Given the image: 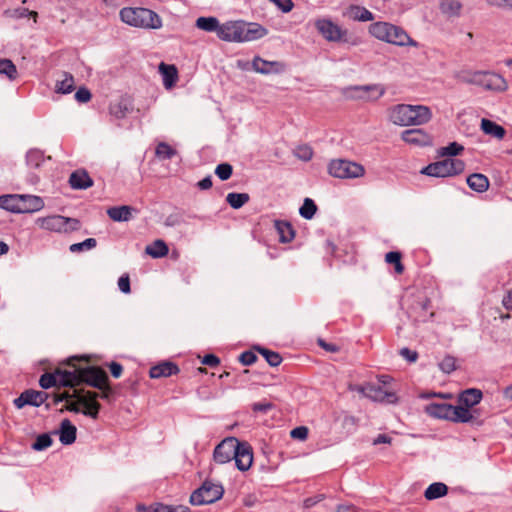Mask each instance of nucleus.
Listing matches in <instances>:
<instances>
[{"label": "nucleus", "mask_w": 512, "mask_h": 512, "mask_svg": "<svg viewBox=\"0 0 512 512\" xmlns=\"http://www.w3.org/2000/svg\"><path fill=\"white\" fill-rule=\"evenodd\" d=\"M250 196L247 193H229L226 196L227 203L234 209H239L248 203Z\"/></svg>", "instance_id": "a19ab883"}, {"label": "nucleus", "mask_w": 512, "mask_h": 512, "mask_svg": "<svg viewBox=\"0 0 512 512\" xmlns=\"http://www.w3.org/2000/svg\"><path fill=\"white\" fill-rule=\"evenodd\" d=\"M243 21H227L222 23L218 31V38L226 42L240 43Z\"/></svg>", "instance_id": "4468645a"}, {"label": "nucleus", "mask_w": 512, "mask_h": 512, "mask_svg": "<svg viewBox=\"0 0 512 512\" xmlns=\"http://www.w3.org/2000/svg\"><path fill=\"white\" fill-rule=\"evenodd\" d=\"M462 4L458 0H442L440 3V10L443 14L448 16H459Z\"/></svg>", "instance_id": "58836bf2"}, {"label": "nucleus", "mask_w": 512, "mask_h": 512, "mask_svg": "<svg viewBox=\"0 0 512 512\" xmlns=\"http://www.w3.org/2000/svg\"><path fill=\"white\" fill-rule=\"evenodd\" d=\"M328 172L335 178L354 179L363 177L365 168L357 162L345 159H334L329 163Z\"/></svg>", "instance_id": "0eeeda50"}, {"label": "nucleus", "mask_w": 512, "mask_h": 512, "mask_svg": "<svg viewBox=\"0 0 512 512\" xmlns=\"http://www.w3.org/2000/svg\"><path fill=\"white\" fill-rule=\"evenodd\" d=\"M368 31L374 38L398 47L418 48L420 46L406 30L389 22H374L370 24Z\"/></svg>", "instance_id": "7ed1b4c3"}, {"label": "nucleus", "mask_w": 512, "mask_h": 512, "mask_svg": "<svg viewBox=\"0 0 512 512\" xmlns=\"http://www.w3.org/2000/svg\"><path fill=\"white\" fill-rule=\"evenodd\" d=\"M273 4H275L282 12L288 13L293 9L292 0H270Z\"/></svg>", "instance_id": "0e129e2a"}, {"label": "nucleus", "mask_w": 512, "mask_h": 512, "mask_svg": "<svg viewBox=\"0 0 512 512\" xmlns=\"http://www.w3.org/2000/svg\"><path fill=\"white\" fill-rule=\"evenodd\" d=\"M478 76H479V71H473V70H468V69L458 71L455 74V78L459 82L465 83V84H471V85L477 84Z\"/></svg>", "instance_id": "c03bdc74"}, {"label": "nucleus", "mask_w": 512, "mask_h": 512, "mask_svg": "<svg viewBox=\"0 0 512 512\" xmlns=\"http://www.w3.org/2000/svg\"><path fill=\"white\" fill-rule=\"evenodd\" d=\"M21 213H31L39 211L44 207V201L41 197L34 195H21Z\"/></svg>", "instance_id": "a878e982"}, {"label": "nucleus", "mask_w": 512, "mask_h": 512, "mask_svg": "<svg viewBox=\"0 0 512 512\" xmlns=\"http://www.w3.org/2000/svg\"><path fill=\"white\" fill-rule=\"evenodd\" d=\"M195 26L206 32H215L218 36V31L220 30L221 23L216 17H199L195 22Z\"/></svg>", "instance_id": "473e14b6"}, {"label": "nucleus", "mask_w": 512, "mask_h": 512, "mask_svg": "<svg viewBox=\"0 0 512 512\" xmlns=\"http://www.w3.org/2000/svg\"><path fill=\"white\" fill-rule=\"evenodd\" d=\"M481 129L485 134L493 136L499 140L503 139L506 134V131L502 126L485 118L481 120Z\"/></svg>", "instance_id": "2f4dec72"}, {"label": "nucleus", "mask_w": 512, "mask_h": 512, "mask_svg": "<svg viewBox=\"0 0 512 512\" xmlns=\"http://www.w3.org/2000/svg\"><path fill=\"white\" fill-rule=\"evenodd\" d=\"M400 355L410 363L416 362L418 359V353L406 347L400 350Z\"/></svg>", "instance_id": "69168bd1"}, {"label": "nucleus", "mask_w": 512, "mask_h": 512, "mask_svg": "<svg viewBox=\"0 0 512 512\" xmlns=\"http://www.w3.org/2000/svg\"><path fill=\"white\" fill-rule=\"evenodd\" d=\"M22 196L20 195H3L0 196V208L5 210L21 213Z\"/></svg>", "instance_id": "7c9ffc66"}, {"label": "nucleus", "mask_w": 512, "mask_h": 512, "mask_svg": "<svg viewBox=\"0 0 512 512\" xmlns=\"http://www.w3.org/2000/svg\"><path fill=\"white\" fill-rule=\"evenodd\" d=\"M356 89L364 92L365 94L371 93L369 95H360L359 96L360 98L366 99V100H377L381 96H383L385 93L384 88L379 85L361 86V87H357Z\"/></svg>", "instance_id": "4c0bfd02"}, {"label": "nucleus", "mask_w": 512, "mask_h": 512, "mask_svg": "<svg viewBox=\"0 0 512 512\" xmlns=\"http://www.w3.org/2000/svg\"><path fill=\"white\" fill-rule=\"evenodd\" d=\"M234 460L240 471H247L253 463L252 447L246 442H239V449L235 453Z\"/></svg>", "instance_id": "dca6fc26"}, {"label": "nucleus", "mask_w": 512, "mask_h": 512, "mask_svg": "<svg viewBox=\"0 0 512 512\" xmlns=\"http://www.w3.org/2000/svg\"><path fill=\"white\" fill-rule=\"evenodd\" d=\"M75 89V81L74 77L67 72H63L61 74V78H59L56 82L55 90L57 93L68 94L71 93Z\"/></svg>", "instance_id": "72a5a7b5"}, {"label": "nucleus", "mask_w": 512, "mask_h": 512, "mask_svg": "<svg viewBox=\"0 0 512 512\" xmlns=\"http://www.w3.org/2000/svg\"><path fill=\"white\" fill-rule=\"evenodd\" d=\"M402 255L400 252L391 251L385 255V261L389 264L394 265L395 272L402 274L404 272V266L401 262Z\"/></svg>", "instance_id": "49530a36"}, {"label": "nucleus", "mask_w": 512, "mask_h": 512, "mask_svg": "<svg viewBox=\"0 0 512 512\" xmlns=\"http://www.w3.org/2000/svg\"><path fill=\"white\" fill-rule=\"evenodd\" d=\"M296 155L304 161H308L313 156V151L309 146H300L296 149Z\"/></svg>", "instance_id": "052dcab7"}, {"label": "nucleus", "mask_w": 512, "mask_h": 512, "mask_svg": "<svg viewBox=\"0 0 512 512\" xmlns=\"http://www.w3.org/2000/svg\"><path fill=\"white\" fill-rule=\"evenodd\" d=\"M465 164L459 159H444L431 163L421 170L422 174L432 177H449L460 174L464 171Z\"/></svg>", "instance_id": "6e6552de"}, {"label": "nucleus", "mask_w": 512, "mask_h": 512, "mask_svg": "<svg viewBox=\"0 0 512 512\" xmlns=\"http://www.w3.org/2000/svg\"><path fill=\"white\" fill-rule=\"evenodd\" d=\"M39 384L43 389H49L57 384L63 386L60 383V376L57 374V369L54 373H44L39 379Z\"/></svg>", "instance_id": "a18cd8bd"}, {"label": "nucleus", "mask_w": 512, "mask_h": 512, "mask_svg": "<svg viewBox=\"0 0 512 512\" xmlns=\"http://www.w3.org/2000/svg\"><path fill=\"white\" fill-rule=\"evenodd\" d=\"M439 367L444 373L449 374L456 369V359L452 356H446L439 363Z\"/></svg>", "instance_id": "4d7b16f0"}, {"label": "nucleus", "mask_w": 512, "mask_h": 512, "mask_svg": "<svg viewBox=\"0 0 512 512\" xmlns=\"http://www.w3.org/2000/svg\"><path fill=\"white\" fill-rule=\"evenodd\" d=\"M252 68L260 74H277L284 70V65L278 61H267L259 56L254 57L252 60Z\"/></svg>", "instance_id": "f3484780"}, {"label": "nucleus", "mask_w": 512, "mask_h": 512, "mask_svg": "<svg viewBox=\"0 0 512 512\" xmlns=\"http://www.w3.org/2000/svg\"><path fill=\"white\" fill-rule=\"evenodd\" d=\"M401 139L409 144L428 146L432 143V138L422 129H408L402 132Z\"/></svg>", "instance_id": "a211bd4d"}, {"label": "nucleus", "mask_w": 512, "mask_h": 512, "mask_svg": "<svg viewBox=\"0 0 512 512\" xmlns=\"http://www.w3.org/2000/svg\"><path fill=\"white\" fill-rule=\"evenodd\" d=\"M292 438L305 440L308 436V429L304 426L294 428L290 433Z\"/></svg>", "instance_id": "338daca9"}, {"label": "nucleus", "mask_w": 512, "mask_h": 512, "mask_svg": "<svg viewBox=\"0 0 512 512\" xmlns=\"http://www.w3.org/2000/svg\"><path fill=\"white\" fill-rule=\"evenodd\" d=\"M98 389L101 390L100 394L93 391H84L82 389L75 388L72 393L65 391L60 394H55L53 396V402L54 404H57L61 401H66L65 410L74 413L81 412L85 416L97 419L101 409V404L97 401V398L101 397L102 399L109 400L113 394V389L111 388L109 381L105 382L103 387Z\"/></svg>", "instance_id": "f03ea898"}, {"label": "nucleus", "mask_w": 512, "mask_h": 512, "mask_svg": "<svg viewBox=\"0 0 512 512\" xmlns=\"http://www.w3.org/2000/svg\"><path fill=\"white\" fill-rule=\"evenodd\" d=\"M317 31L329 42H341L350 45H357L358 39L352 37L347 29H343L330 19L322 18L315 21Z\"/></svg>", "instance_id": "423d86ee"}, {"label": "nucleus", "mask_w": 512, "mask_h": 512, "mask_svg": "<svg viewBox=\"0 0 512 512\" xmlns=\"http://www.w3.org/2000/svg\"><path fill=\"white\" fill-rule=\"evenodd\" d=\"M257 359L256 354L252 351H245L239 355V361L245 366L254 364Z\"/></svg>", "instance_id": "13d9d810"}, {"label": "nucleus", "mask_w": 512, "mask_h": 512, "mask_svg": "<svg viewBox=\"0 0 512 512\" xmlns=\"http://www.w3.org/2000/svg\"><path fill=\"white\" fill-rule=\"evenodd\" d=\"M274 226L279 234L280 242L289 243L294 239L295 231L289 222L276 220Z\"/></svg>", "instance_id": "cd10ccee"}, {"label": "nucleus", "mask_w": 512, "mask_h": 512, "mask_svg": "<svg viewBox=\"0 0 512 512\" xmlns=\"http://www.w3.org/2000/svg\"><path fill=\"white\" fill-rule=\"evenodd\" d=\"M482 397L481 390L476 388L466 389L459 395V403L470 409L477 405Z\"/></svg>", "instance_id": "393cba45"}, {"label": "nucleus", "mask_w": 512, "mask_h": 512, "mask_svg": "<svg viewBox=\"0 0 512 512\" xmlns=\"http://www.w3.org/2000/svg\"><path fill=\"white\" fill-rule=\"evenodd\" d=\"M464 150V147L457 143L452 142L446 147H442L439 149V154L441 156H457Z\"/></svg>", "instance_id": "3c124183"}, {"label": "nucleus", "mask_w": 512, "mask_h": 512, "mask_svg": "<svg viewBox=\"0 0 512 512\" xmlns=\"http://www.w3.org/2000/svg\"><path fill=\"white\" fill-rule=\"evenodd\" d=\"M179 373V368L173 362H162L153 367H151L149 371V375L151 378H161V377H169L172 375H176Z\"/></svg>", "instance_id": "412c9836"}, {"label": "nucleus", "mask_w": 512, "mask_h": 512, "mask_svg": "<svg viewBox=\"0 0 512 512\" xmlns=\"http://www.w3.org/2000/svg\"><path fill=\"white\" fill-rule=\"evenodd\" d=\"M36 223L41 229L57 233H69L80 227L79 220L61 215L38 218Z\"/></svg>", "instance_id": "1a4fd4ad"}, {"label": "nucleus", "mask_w": 512, "mask_h": 512, "mask_svg": "<svg viewBox=\"0 0 512 512\" xmlns=\"http://www.w3.org/2000/svg\"><path fill=\"white\" fill-rule=\"evenodd\" d=\"M233 173V167L229 163H221L217 165L215 169V174L219 177L220 180L225 181L228 180Z\"/></svg>", "instance_id": "864d4df0"}, {"label": "nucleus", "mask_w": 512, "mask_h": 512, "mask_svg": "<svg viewBox=\"0 0 512 512\" xmlns=\"http://www.w3.org/2000/svg\"><path fill=\"white\" fill-rule=\"evenodd\" d=\"M49 397V394L44 391H36V390H25L20 394L19 397L14 399V405L21 409L26 405L39 407L42 405Z\"/></svg>", "instance_id": "ddd939ff"}, {"label": "nucleus", "mask_w": 512, "mask_h": 512, "mask_svg": "<svg viewBox=\"0 0 512 512\" xmlns=\"http://www.w3.org/2000/svg\"><path fill=\"white\" fill-rule=\"evenodd\" d=\"M53 444L51 436L47 433H43L37 436L36 440L32 444V449L35 451H42L49 448Z\"/></svg>", "instance_id": "09e8293b"}, {"label": "nucleus", "mask_w": 512, "mask_h": 512, "mask_svg": "<svg viewBox=\"0 0 512 512\" xmlns=\"http://www.w3.org/2000/svg\"><path fill=\"white\" fill-rule=\"evenodd\" d=\"M474 420V416L470 409L460 404L458 406L452 405L450 421L456 423H468Z\"/></svg>", "instance_id": "c85d7f7f"}, {"label": "nucleus", "mask_w": 512, "mask_h": 512, "mask_svg": "<svg viewBox=\"0 0 512 512\" xmlns=\"http://www.w3.org/2000/svg\"><path fill=\"white\" fill-rule=\"evenodd\" d=\"M239 449V441L234 437H228L222 440L214 449L213 458L218 464L230 462L235 457Z\"/></svg>", "instance_id": "f8f14e48"}, {"label": "nucleus", "mask_w": 512, "mask_h": 512, "mask_svg": "<svg viewBox=\"0 0 512 512\" xmlns=\"http://www.w3.org/2000/svg\"><path fill=\"white\" fill-rule=\"evenodd\" d=\"M77 429L68 419L60 424L59 440L63 445H71L76 440Z\"/></svg>", "instance_id": "4be33fe9"}, {"label": "nucleus", "mask_w": 512, "mask_h": 512, "mask_svg": "<svg viewBox=\"0 0 512 512\" xmlns=\"http://www.w3.org/2000/svg\"><path fill=\"white\" fill-rule=\"evenodd\" d=\"M389 120L398 126L422 125L430 121L432 112L424 105L398 104L388 110Z\"/></svg>", "instance_id": "20e7f679"}, {"label": "nucleus", "mask_w": 512, "mask_h": 512, "mask_svg": "<svg viewBox=\"0 0 512 512\" xmlns=\"http://www.w3.org/2000/svg\"><path fill=\"white\" fill-rule=\"evenodd\" d=\"M86 356L69 358L65 367L57 368L60 383L64 387H76L82 383L94 388H102L109 378L107 373L98 366H89Z\"/></svg>", "instance_id": "f257e3e1"}, {"label": "nucleus", "mask_w": 512, "mask_h": 512, "mask_svg": "<svg viewBox=\"0 0 512 512\" xmlns=\"http://www.w3.org/2000/svg\"><path fill=\"white\" fill-rule=\"evenodd\" d=\"M255 350L259 352L272 367H277L282 362V357L278 352L260 346H256Z\"/></svg>", "instance_id": "ea45409f"}, {"label": "nucleus", "mask_w": 512, "mask_h": 512, "mask_svg": "<svg viewBox=\"0 0 512 512\" xmlns=\"http://www.w3.org/2000/svg\"><path fill=\"white\" fill-rule=\"evenodd\" d=\"M0 74L5 75L10 81L18 77L17 68L9 59H0Z\"/></svg>", "instance_id": "79ce46f5"}, {"label": "nucleus", "mask_w": 512, "mask_h": 512, "mask_svg": "<svg viewBox=\"0 0 512 512\" xmlns=\"http://www.w3.org/2000/svg\"><path fill=\"white\" fill-rule=\"evenodd\" d=\"M121 20L133 27L144 29H159L162 27L160 16L147 8L125 7L120 10Z\"/></svg>", "instance_id": "39448f33"}, {"label": "nucleus", "mask_w": 512, "mask_h": 512, "mask_svg": "<svg viewBox=\"0 0 512 512\" xmlns=\"http://www.w3.org/2000/svg\"><path fill=\"white\" fill-rule=\"evenodd\" d=\"M168 246L163 240H155L151 245L146 246L145 252L153 258H161L168 254Z\"/></svg>", "instance_id": "e433bc0d"}, {"label": "nucleus", "mask_w": 512, "mask_h": 512, "mask_svg": "<svg viewBox=\"0 0 512 512\" xmlns=\"http://www.w3.org/2000/svg\"><path fill=\"white\" fill-rule=\"evenodd\" d=\"M241 31L240 43L255 41L265 37L268 34V30L264 26L254 22L246 23L243 21V27Z\"/></svg>", "instance_id": "2eb2a0df"}, {"label": "nucleus", "mask_w": 512, "mask_h": 512, "mask_svg": "<svg viewBox=\"0 0 512 512\" xmlns=\"http://www.w3.org/2000/svg\"><path fill=\"white\" fill-rule=\"evenodd\" d=\"M425 411L434 418L450 420L452 405L447 403H432L426 406Z\"/></svg>", "instance_id": "5701e85b"}, {"label": "nucleus", "mask_w": 512, "mask_h": 512, "mask_svg": "<svg viewBox=\"0 0 512 512\" xmlns=\"http://www.w3.org/2000/svg\"><path fill=\"white\" fill-rule=\"evenodd\" d=\"M44 156L40 150H30L26 155L27 164L37 168L43 162Z\"/></svg>", "instance_id": "603ef678"}, {"label": "nucleus", "mask_w": 512, "mask_h": 512, "mask_svg": "<svg viewBox=\"0 0 512 512\" xmlns=\"http://www.w3.org/2000/svg\"><path fill=\"white\" fill-rule=\"evenodd\" d=\"M317 211V206L310 198H306L300 207L299 213L305 219H312Z\"/></svg>", "instance_id": "de8ad7c7"}, {"label": "nucleus", "mask_w": 512, "mask_h": 512, "mask_svg": "<svg viewBox=\"0 0 512 512\" xmlns=\"http://www.w3.org/2000/svg\"><path fill=\"white\" fill-rule=\"evenodd\" d=\"M367 389L368 398L373 401L386 402L389 404H394L398 401V397L394 392L386 391L380 385L370 383Z\"/></svg>", "instance_id": "6ab92c4d"}, {"label": "nucleus", "mask_w": 512, "mask_h": 512, "mask_svg": "<svg viewBox=\"0 0 512 512\" xmlns=\"http://www.w3.org/2000/svg\"><path fill=\"white\" fill-rule=\"evenodd\" d=\"M110 113L118 119L125 117L128 112V107L122 102L113 103L110 105Z\"/></svg>", "instance_id": "6e6d98bb"}, {"label": "nucleus", "mask_w": 512, "mask_h": 512, "mask_svg": "<svg viewBox=\"0 0 512 512\" xmlns=\"http://www.w3.org/2000/svg\"><path fill=\"white\" fill-rule=\"evenodd\" d=\"M223 493L222 485L205 481L200 488L191 494L190 503L192 505L211 504L221 499Z\"/></svg>", "instance_id": "9d476101"}, {"label": "nucleus", "mask_w": 512, "mask_h": 512, "mask_svg": "<svg viewBox=\"0 0 512 512\" xmlns=\"http://www.w3.org/2000/svg\"><path fill=\"white\" fill-rule=\"evenodd\" d=\"M489 6L512 11V0H486Z\"/></svg>", "instance_id": "bf43d9fd"}, {"label": "nucleus", "mask_w": 512, "mask_h": 512, "mask_svg": "<svg viewBox=\"0 0 512 512\" xmlns=\"http://www.w3.org/2000/svg\"><path fill=\"white\" fill-rule=\"evenodd\" d=\"M476 86L488 91L505 92L508 89V82L498 73L479 70Z\"/></svg>", "instance_id": "9b49d317"}, {"label": "nucleus", "mask_w": 512, "mask_h": 512, "mask_svg": "<svg viewBox=\"0 0 512 512\" xmlns=\"http://www.w3.org/2000/svg\"><path fill=\"white\" fill-rule=\"evenodd\" d=\"M344 17H347L353 21L367 22L374 19V15L365 7L359 5H350L346 8L343 13Z\"/></svg>", "instance_id": "aec40b11"}, {"label": "nucleus", "mask_w": 512, "mask_h": 512, "mask_svg": "<svg viewBox=\"0 0 512 512\" xmlns=\"http://www.w3.org/2000/svg\"><path fill=\"white\" fill-rule=\"evenodd\" d=\"M96 245H97L96 239H94V238H87L83 242L72 244L70 246L69 250L72 253H78V252H81L83 250L93 249V248L96 247Z\"/></svg>", "instance_id": "8fccbe9b"}, {"label": "nucleus", "mask_w": 512, "mask_h": 512, "mask_svg": "<svg viewBox=\"0 0 512 512\" xmlns=\"http://www.w3.org/2000/svg\"><path fill=\"white\" fill-rule=\"evenodd\" d=\"M159 71L163 77V84L166 88H171L175 85L178 79V71L174 65H168L164 62L160 63Z\"/></svg>", "instance_id": "bb28decb"}, {"label": "nucleus", "mask_w": 512, "mask_h": 512, "mask_svg": "<svg viewBox=\"0 0 512 512\" xmlns=\"http://www.w3.org/2000/svg\"><path fill=\"white\" fill-rule=\"evenodd\" d=\"M118 287L123 293L130 292V279L128 275H123L118 280Z\"/></svg>", "instance_id": "774afa93"}, {"label": "nucleus", "mask_w": 512, "mask_h": 512, "mask_svg": "<svg viewBox=\"0 0 512 512\" xmlns=\"http://www.w3.org/2000/svg\"><path fill=\"white\" fill-rule=\"evenodd\" d=\"M448 493V487L442 482H435L430 484L424 492L427 500H434L445 496Z\"/></svg>", "instance_id": "c9c22d12"}, {"label": "nucleus", "mask_w": 512, "mask_h": 512, "mask_svg": "<svg viewBox=\"0 0 512 512\" xmlns=\"http://www.w3.org/2000/svg\"><path fill=\"white\" fill-rule=\"evenodd\" d=\"M69 183L74 189H87L93 185V180L84 170H76L70 175Z\"/></svg>", "instance_id": "b1692460"}, {"label": "nucleus", "mask_w": 512, "mask_h": 512, "mask_svg": "<svg viewBox=\"0 0 512 512\" xmlns=\"http://www.w3.org/2000/svg\"><path fill=\"white\" fill-rule=\"evenodd\" d=\"M177 151L166 142H160L155 149V155L161 160H168L173 158Z\"/></svg>", "instance_id": "37998d69"}, {"label": "nucleus", "mask_w": 512, "mask_h": 512, "mask_svg": "<svg viewBox=\"0 0 512 512\" xmlns=\"http://www.w3.org/2000/svg\"><path fill=\"white\" fill-rule=\"evenodd\" d=\"M91 93L85 87H80L75 93V99L80 103H86L91 99Z\"/></svg>", "instance_id": "e2e57ef3"}, {"label": "nucleus", "mask_w": 512, "mask_h": 512, "mask_svg": "<svg viewBox=\"0 0 512 512\" xmlns=\"http://www.w3.org/2000/svg\"><path fill=\"white\" fill-rule=\"evenodd\" d=\"M107 214L113 221H128L132 215V208L126 205L111 207L107 210Z\"/></svg>", "instance_id": "f704fd0d"}, {"label": "nucleus", "mask_w": 512, "mask_h": 512, "mask_svg": "<svg viewBox=\"0 0 512 512\" xmlns=\"http://www.w3.org/2000/svg\"><path fill=\"white\" fill-rule=\"evenodd\" d=\"M467 184L470 189L482 193L488 190L489 180L481 173H474L467 177Z\"/></svg>", "instance_id": "c756f323"}, {"label": "nucleus", "mask_w": 512, "mask_h": 512, "mask_svg": "<svg viewBox=\"0 0 512 512\" xmlns=\"http://www.w3.org/2000/svg\"><path fill=\"white\" fill-rule=\"evenodd\" d=\"M272 408H273V404L271 402H266V401L254 403L251 406V409L254 413H266L269 410H271Z\"/></svg>", "instance_id": "680f3d73"}, {"label": "nucleus", "mask_w": 512, "mask_h": 512, "mask_svg": "<svg viewBox=\"0 0 512 512\" xmlns=\"http://www.w3.org/2000/svg\"><path fill=\"white\" fill-rule=\"evenodd\" d=\"M136 510L137 512H169V505L156 503L150 506H145L144 504H138L136 506Z\"/></svg>", "instance_id": "5fc2aeb1"}]
</instances>
